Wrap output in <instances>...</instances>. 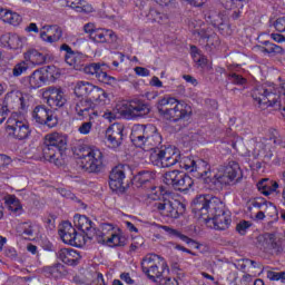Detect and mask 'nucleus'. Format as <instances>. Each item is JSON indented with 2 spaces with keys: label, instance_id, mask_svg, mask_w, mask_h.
Instances as JSON below:
<instances>
[{
  "label": "nucleus",
  "instance_id": "f257e3e1",
  "mask_svg": "<svg viewBox=\"0 0 285 285\" xmlns=\"http://www.w3.org/2000/svg\"><path fill=\"white\" fill-rule=\"evenodd\" d=\"M193 210L198 217H202L206 224H213L215 230H228L233 219L230 214L225 212L224 204L215 196H197L193 200Z\"/></svg>",
  "mask_w": 285,
  "mask_h": 285
},
{
  "label": "nucleus",
  "instance_id": "f03ea898",
  "mask_svg": "<svg viewBox=\"0 0 285 285\" xmlns=\"http://www.w3.org/2000/svg\"><path fill=\"white\" fill-rule=\"evenodd\" d=\"M200 177L205 179L208 184H213L216 186L217 190H222L224 186H230V184H238L242 181V168L239 167V163L235 160H229L226 166L220 165L218 167V171L214 175L210 171V165L200 173Z\"/></svg>",
  "mask_w": 285,
  "mask_h": 285
},
{
  "label": "nucleus",
  "instance_id": "7ed1b4c3",
  "mask_svg": "<svg viewBox=\"0 0 285 285\" xmlns=\"http://www.w3.org/2000/svg\"><path fill=\"white\" fill-rule=\"evenodd\" d=\"M130 140L136 148L156 153V150H159L164 138L155 125H134Z\"/></svg>",
  "mask_w": 285,
  "mask_h": 285
},
{
  "label": "nucleus",
  "instance_id": "20e7f679",
  "mask_svg": "<svg viewBox=\"0 0 285 285\" xmlns=\"http://www.w3.org/2000/svg\"><path fill=\"white\" fill-rule=\"evenodd\" d=\"M75 155L79 157L78 166L82 173L99 175L104 171V153L100 148L89 145L75 147Z\"/></svg>",
  "mask_w": 285,
  "mask_h": 285
},
{
  "label": "nucleus",
  "instance_id": "39448f33",
  "mask_svg": "<svg viewBox=\"0 0 285 285\" xmlns=\"http://www.w3.org/2000/svg\"><path fill=\"white\" fill-rule=\"evenodd\" d=\"M282 95L285 99V83L279 89L275 85L263 83L252 90L254 104L262 110L266 108H282Z\"/></svg>",
  "mask_w": 285,
  "mask_h": 285
},
{
  "label": "nucleus",
  "instance_id": "423d86ee",
  "mask_svg": "<svg viewBox=\"0 0 285 285\" xmlns=\"http://www.w3.org/2000/svg\"><path fill=\"white\" fill-rule=\"evenodd\" d=\"M68 150V137L59 132L46 136L42 155L46 161L55 164V166H63V159Z\"/></svg>",
  "mask_w": 285,
  "mask_h": 285
},
{
  "label": "nucleus",
  "instance_id": "0eeeda50",
  "mask_svg": "<svg viewBox=\"0 0 285 285\" xmlns=\"http://www.w3.org/2000/svg\"><path fill=\"white\" fill-rule=\"evenodd\" d=\"M157 110L166 121H180L193 115V108L185 101L178 100L173 97H165L158 101Z\"/></svg>",
  "mask_w": 285,
  "mask_h": 285
},
{
  "label": "nucleus",
  "instance_id": "6e6552de",
  "mask_svg": "<svg viewBox=\"0 0 285 285\" xmlns=\"http://www.w3.org/2000/svg\"><path fill=\"white\" fill-rule=\"evenodd\" d=\"M141 271L151 282H160V284H171L170 277L164 278V273H168L170 268L164 257L156 254H148L141 261Z\"/></svg>",
  "mask_w": 285,
  "mask_h": 285
},
{
  "label": "nucleus",
  "instance_id": "1a4fd4ad",
  "mask_svg": "<svg viewBox=\"0 0 285 285\" xmlns=\"http://www.w3.org/2000/svg\"><path fill=\"white\" fill-rule=\"evenodd\" d=\"M148 199L155 202L153 204L154 209L161 214L163 217L179 219L186 213V205L178 200H170L166 194L155 191L148 195Z\"/></svg>",
  "mask_w": 285,
  "mask_h": 285
},
{
  "label": "nucleus",
  "instance_id": "9d476101",
  "mask_svg": "<svg viewBox=\"0 0 285 285\" xmlns=\"http://www.w3.org/2000/svg\"><path fill=\"white\" fill-rule=\"evenodd\" d=\"M163 181L166 186H171L176 190H180V193H187V190H190L195 185L190 176L177 169L166 171L163 175Z\"/></svg>",
  "mask_w": 285,
  "mask_h": 285
},
{
  "label": "nucleus",
  "instance_id": "9b49d317",
  "mask_svg": "<svg viewBox=\"0 0 285 285\" xmlns=\"http://www.w3.org/2000/svg\"><path fill=\"white\" fill-rule=\"evenodd\" d=\"M6 132L9 137H13V139H19L21 141L28 139L31 131L28 122H26L19 114L13 112L7 120Z\"/></svg>",
  "mask_w": 285,
  "mask_h": 285
},
{
  "label": "nucleus",
  "instance_id": "f8f14e48",
  "mask_svg": "<svg viewBox=\"0 0 285 285\" xmlns=\"http://www.w3.org/2000/svg\"><path fill=\"white\" fill-rule=\"evenodd\" d=\"M149 159L154 166H158L159 168H170V166H175L180 159L179 149L175 147L157 149L150 154Z\"/></svg>",
  "mask_w": 285,
  "mask_h": 285
},
{
  "label": "nucleus",
  "instance_id": "ddd939ff",
  "mask_svg": "<svg viewBox=\"0 0 285 285\" xmlns=\"http://www.w3.org/2000/svg\"><path fill=\"white\" fill-rule=\"evenodd\" d=\"M7 110H28L30 107V95L21 92L20 90H11L7 92L3 101Z\"/></svg>",
  "mask_w": 285,
  "mask_h": 285
},
{
  "label": "nucleus",
  "instance_id": "4468645a",
  "mask_svg": "<svg viewBox=\"0 0 285 285\" xmlns=\"http://www.w3.org/2000/svg\"><path fill=\"white\" fill-rule=\"evenodd\" d=\"M256 244L261 250H264V253H269L271 255H279V253L284 250L282 239L273 233H265L257 236Z\"/></svg>",
  "mask_w": 285,
  "mask_h": 285
},
{
  "label": "nucleus",
  "instance_id": "2eb2a0df",
  "mask_svg": "<svg viewBox=\"0 0 285 285\" xmlns=\"http://www.w3.org/2000/svg\"><path fill=\"white\" fill-rule=\"evenodd\" d=\"M128 180H126V166L118 165L109 173V188L114 193L124 194L128 190Z\"/></svg>",
  "mask_w": 285,
  "mask_h": 285
},
{
  "label": "nucleus",
  "instance_id": "dca6fc26",
  "mask_svg": "<svg viewBox=\"0 0 285 285\" xmlns=\"http://www.w3.org/2000/svg\"><path fill=\"white\" fill-rule=\"evenodd\" d=\"M124 107L125 109L121 110V115L129 119H139L150 115V105L141 99H131Z\"/></svg>",
  "mask_w": 285,
  "mask_h": 285
},
{
  "label": "nucleus",
  "instance_id": "f3484780",
  "mask_svg": "<svg viewBox=\"0 0 285 285\" xmlns=\"http://www.w3.org/2000/svg\"><path fill=\"white\" fill-rule=\"evenodd\" d=\"M108 68L110 67L106 63L92 62L83 67V72L85 75L96 77V79H98L100 83H107V86H112V83H116L117 79L108 75Z\"/></svg>",
  "mask_w": 285,
  "mask_h": 285
},
{
  "label": "nucleus",
  "instance_id": "a211bd4d",
  "mask_svg": "<svg viewBox=\"0 0 285 285\" xmlns=\"http://www.w3.org/2000/svg\"><path fill=\"white\" fill-rule=\"evenodd\" d=\"M32 118L37 124L48 126V128H55V126L59 124V119L55 115V111L46 107V105L37 106L32 111Z\"/></svg>",
  "mask_w": 285,
  "mask_h": 285
},
{
  "label": "nucleus",
  "instance_id": "6ab92c4d",
  "mask_svg": "<svg viewBox=\"0 0 285 285\" xmlns=\"http://www.w3.org/2000/svg\"><path fill=\"white\" fill-rule=\"evenodd\" d=\"M58 233L63 244L75 246L76 248H81L82 236L77 234V229L72 227V224H70V222H63Z\"/></svg>",
  "mask_w": 285,
  "mask_h": 285
},
{
  "label": "nucleus",
  "instance_id": "aec40b11",
  "mask_svg": "<svg viewBox=\"0 0 285 285\" xmlns=\"http://www.w3.org/2000/svg\"><path fill=\"white\" fill-rule=\"evenodd\" d=\"M155 179H157V171L155 170H141L134 177V186L136 188H145V190L155 191L161 190V187L155 185Z\"/></svg>",
  "mask_w": 285,
  "mask_h": 285
},
{
  "label": "nucleus",
  "instance_id": "412c9836",
  "mask_svg": "<svg viewBox=\"0 0 285 285\" xmlns=\"http://www.w3.org/2000/svg\"><path fill=\"white\" fill-rule=\"evenodd\" d=\"M45 97L48 106L57 110V108H63L68 104V98L61 87L51 86L46 89Z\"/></svg>",
  "mask_w": 285,
  "mask_h": 285
},
{
  "label": "nucleus",
  "instance_id": "4be33fe9",
  "mask_svg": "<svg viewBox=\"0 0 285 285\" xmlns=\"http://www.w3.org/2000/svg\"><path fill=\"white\" fill-rule=\"evenodd\" d=\"M73 108L78 117H89L90 120L99 117V112L95 110V102L88 98H76Z\"/></svg>",
  "mask_w": 285,
  "mask_h": 285
},
{
  "label": "nucleus",
  "instance_id": "5701e85b",
  "mask_svg": "<svg viewBox=\"0 0 285 285\" xmlns=\"http://www.w3.org/2000/svg\"><path fill=\"white\" fill-rule=\"evenodd\" d=\"M177 164H179V168H183V170H186L187 173H198V176L202 177V167L205 168V170H208V163L204 160L196 161L195 159L190 157H183L178 159Z\"/></svg>",
  "mask_w": 285,
  "mask_h": 285
},
{
  "label": "nucleus",
  "instance_id": "b1692460",
  "mask_svg": "<svg viewBox=\"0 0 285 285\" xmlns=\"http://www.w3.org/2000/svg\"><path fill=\"white\" fill-rule=\"evenodd\" d=\"M106 135L111 148H119L124 141V125L119 122L111 125Z\"/></svg>",
  "mask_w": 285,
  "mask_h": 285
},
{
  "label": "nucleus",
  "instance_id": "393cba45",
  "mask_svg": "<svg viewBox=\"0 0 285 285\" xmlns=\"http://www.w3.org/2000/svg\"><path fill=\"white\" fill-rule=\"evenodd\" d=\"M75 226L78 227V230H81L87 235L88 239H95V223L90 220L87 216L76 215L73 217Z\"/></svg>",
  "mask_w": 285,
  "mask_h": 285
},
{
  "label": "nucleus",
  "instance_id": "a878e982",
  "mask_svg": "<svg viewBox=\"0 0 285 285\" xmlns=\"http://www.w3.org/2000/svg\"><path fill=\"white\" fill-rule=\"evenodd\" d=\"M58 259L66 264L67 266H78L81 261V255L75 249L62 248L57 253Z\"/></svg>",
  "mask_w": 285,
  "mask_h": 285
},
{
  "label": "nucleus",
  "instance_id": "bb28decb",
  "mask_svg": "<svg viewBox=\"0 0 285 285\" xmlns=\"http://www.w3.org/2000/svg\"><path fill=\"white\" fill-rule=\"evenodd\" d=\"M90 39L96 43H115L117 41V35L112 30L98 28Z\"/></svg>",
  "mask_w": 285,
  "mask_h": 285
},
{
  "label": "nucleus",
  "instance_id": "cd10ccee",
  "mask_svg": "<svg viewBox=\"0 0 285 285\" xmlns=\"http://www.w3.org/2000/svg\"><path fill=\"white\" fill-rule=\"evenodd\" d=\"M24 61H29L32 66H43L48 61V56L39 52L37 49H29L23 53Z\"/></svg>",
  "mask_w": 285,
  "mask_h": 285
},
{
  "label": "nucleus",
  "instance_id": "c85d7f7f",
  "mask_svg": "<svg viewBox=\"0 0 285 285\" xmlns=\"http://www.w3.org/2000/svg\"><path fill=\"white\" fill-rule=\"evenodd\" d=\"M205 19L207 23H210L214 26V28H219L220 26H224V22L226 21V16L222 13V11L217 9H210L206 14Z\"/></svg>",
  "mask_w": 285,
  "mask_h": 285
},
{
  "label": "nucleus",
  "instance_id": "c756f323",
  "mask_svg": "<svg viewBox=\"0 0 285 285\" xmlns=\"http://www.w3.org/2000/svg\"><path fill=\"white\" fill-rule=\"evenodd\" d=\"M261 43L262 46H256V48L264 55H284L285 52L284 48L268 40L262 41Z\"/></svg>",
  "mask_w": 285,
  "mask_h": 285
},
{
  "label": "nucleus",
  "instance_id": "7c9ffc66",
  "mask_svg": "<svg viewBox=\"0 0 285 285\" xmlns=\"http://www.w3.org/2000/svg\"><path fill=\"white\" fill-rule=\"evenodd\" d=\"M45 273L48 277L60 279V277H66V275H68V269H66V266L61 263H56L52 266L45 267Z\"/></svg>",
  "mask_w": 285,
  "mask_h": 285
},
{
  "label": "nucleus",
  "instance_id": "2f4dec72",
  "mask_svg": "<svg viewBox=\"0 0 285 285\" xmlns=\"http://www.w3.org/2000/svg\"><path fill=\"white\" fill-rule=\"evenodd\" d=\"M163 230L169 235V237H178V239H181V242H185V244H188L189 246H194V248H199V244L195 242L193 238L181 234V232L177 229H173L168 226H161Z\"/></svg>",
  "mask_w": 285,
  "mask_h": 285
},
{
  "label": "nucleus",
  "instance_id": "473e14b6",
  "mask_svg": "<svg viewBox=\"0 0 285 285\" xmlns=\"http://www.w3.org/2000/svg\"><path fill=\"white\" fill-rule=\"evenodd\" d=\"M257 188L262 195H265V197H268V195H273L279 188V184L265 178L257 184Z\"/></svg>",
  "mask_w": 285,
  "mask_h": 285
},
{
  "label": "nucleus",
  "instance_id": "72a5a7b5",
  "mask_svg": "<svg viewBox=\"0 0 285 285\" xmlns=\"http://www.w3.org/2000/svg\"><path fill=\"white\" fill-rule=\"evenodd\" d=\"M193 35L195 37H199V39L207 40V45H206L207 50L208 48H210V46H217L219 43V37H217V35L215 33L210 35L204 29H196L194 30Z\"/></svg>",
  "mask_w": 285,
  "mask_h": 285
},
{
  "label": "nucleus",
  "instance_id": "f704fd0d",
  "mask_svg": "<svg viewBox=\"0 0 285 285\" xmlns=\"http://www.w3.org/2000/svg\"><path fill=\"white\" fill-rule=\"evenodd\" d=\"M29 87L33 90H37V88H41L46 83V76L43 75V71L41 70H35L29 77H28Z\"/></svg>",
  "mask_w": 285,
  "mask_h": 285
},
{
  "label": "nucleus",
  "instance_id": "c9c22d12",
  "mask_svg": "<svg viewBox=\"0 0 285 285\" xmlns=\"http://www.w3.org/2000/svg\"><path fill=\"white\" fill-rule=\"evenodd\" d=\"M87 97V99H90V101H100L102 104H106V99H108V94L102 88L92 85Z\"/></svg>",
  "mask_w": 285,
  "mask_h": 285
},
{
  "label": "nucleus",
  "instance_id": "e433bc0d",
  "mask_svg": "<svg viewBox=\"0 0 285 285\" xmlns=\"http://www.w3.org/2000/svg\"><path fill=\"white\" fill-rule=\"evenodd\" d=\"M91 88H92V83H90L88 81L80 80V81L76 82V86L73 89L75 95L77 98L83 99V97H88V95H90Z\"/></svg>",
  "mask_w": 285,
  "mask_h": 285
},
{
  "label": "nucleus",
  "instance_id": "4c0bfd02",
  "mask_svg": "<svg viewBox=\"0 0 285 285\" xmlns=\"http://www.w3.org/2000/svg\"><path fill=\"white\" fill-rule=\"evenodd\" d=\"M6 204L9 210L13 213V215H21V213H23V207L21 206V202H19V198H17V196H8L6 198Z\"/></svg>",
  "mask_w": 285,
  "mask_h": 285
},
{
  "label": "nucleus",
  "instance_id": "58836bf2",
  "mask_svg": "<svg viewBox=\"0 0 285 285\" xmlns=\"http://www.w3.org/2000/svg\"><path fill=\"white\" fill-rule=\"evenodd\" d=\"M24 41L26 38H21L17 33H9L7 36V43L11 50H20V48H23Z\"/></svg>",
  "mask_w": 285,
  "mask_h": 285
},
{
  "label": "nucleus",
  "instance_id": "ea45409f",
  "mask_svg": "<svg viewBox=\"0 0 285 285\" xmlns=\"http://www.w3.org/2000/svg\"><path fill=\"white\" fill-rule=\"evenodd\" d=\"M42 30H47V32H50V30H53V35L49 36L48 41L49 43H57L63 37V30L59 26H43Z\"/></svg>",
  "mask_w": 285,
  "mask_h": 285
},
{
  "label": "nucleus",
  "instance_id": "a19ab883",
  "mask_svg": "<svg viewBox=\"0 0 285 285\" xmlns=\"http://www.w3.org/2000/svg\"><path fill=\"white\" fill-rule=\"evenodd\" d=\"M128 239L126 236L121 234L111 233L109 237H107L108 246H126Z\"/></svg>",
  "mask_w": 285,
  "mask_h": 285
},
{
  "label": "nucleus",
  "instance_id": "79ce46f5",
  "mask_svg": "<svg viewBox=\"0 0 285 285\" xmlns=\"http://www.w3.org/2000/svg\"><path fill=\"white\" fill-rule=\"evenodd\" d=\"M148 18L156 23H164V21L168 20V16L166 13L160 12L157 9H150L148 13Z\"/></svg>",
  "mask_w": 285,
  "mask_h": 285
},
{
  "label": "nucleus",
  "instance_id": "37998d69",
  "mask_svg": "<svg viewBox=\"0 0 285 285\" xmlns=\"http://www.w3.org/2000/svg\"><path fill=\"white\" fill-rule=\"evenodd\" d=\"M67 6L69 8H72L73 10H76V12H92V7L85 6L81 2H75L72 0H67Z\"/></svg>",
  "mask_w": 285,
  "mask_h": 285
},
{
  "label": "nucleus",
  "instance_id": "c03bdc74",
  "mask_svg": "<svg viewBox=\"0 0 285 285\" xmlns=\"http://www.w3.org/2000/svg\"><path fill=\"white\" fill-rule=\"evenodd\" d=\"M24 72H28V65L26 60H22L14 65L12 69L13 77H21V75H24Z\"/></svg>",
  "mask_w": 285,
  "mask_h": 285
},
{
  "label": "nucleus",
  "instance_id": "a18cd8bd",
  "mask_svg": "<svg viewBox=\"0 0 285 285\" xmlns=\"http://www.w3.org/2000/svg\"><path fill=\"white\" fill-rule=\"evenodd\" d=\"M250 226H253V224H250V222L240 220L236 225V233H239L240 235H246V233H247L248 228H250Z\"/></svg>",
  "mask_w": 285,
  "mask_h": 285
},
{
  "label": "nucleus",
  "instance_id": "49530a36",
  "mask_svg": "<svg viewBox=\"0 0 285 285\" xmlns=\"http://www.w3.org/2000/svg\"><path fill=\"white\" fill-rule=\"evenodd\" d=\"M94 239H96L98 244H108V236H106V233L97 228L94 229Z\"/></svg>",
  "mask_w": 285,
  "mask_h": 285
},
{
  "label": "nucleus",
  "instance_id": "de8ad7c7",
  "mask_svg": "<svg viewBox=\"0 0 285 285\" xmlns=\"http://www.w3.org/2000/svg\"><path fill=\"white\" fill-rule=\"evenodd\" d=\"M228 80L230 81V83H234L235 86H244V83H246V78L237 73H230L228 76Z\"/></svg>",
  "mask_w": 285,
  "mask_h": 285
},
{
  "label": "nucleus",
  "instance_id": "09e8293b",
  "mask_svg": "<svg viewBox=\"0 0 285 285\" xmlns=\"http://www.w3.org/2000/svg\"><path fill=\"white\" fill-rule=\"evenodd\" d=\"M20 228L23 233V235H27L28 237H32L35 235V227L30 222H24L20 225Z\"/></svg>",
  "mask_w": 285,
  "mask_h": 285
},
{
  "label": "nucleus",
  "instance_id": "8fccbe9b",
  "mask_svg": "<svg viewBox=\"0 0 285 285\" xmlns=\"http://www.w3.org/2000/svg\"><path fill=\"white\" fill-rule=\"evenodd\" d=\"M21 21H22L21 16L17 12L11 11V13H9L7 23H10V26H19V23H21Z\"/></svg>",
  "mask_w": 285,
  "mask_h": 285
},
{
  "label": "nucleus",
  "instance_id": "3c124183",
  "mask_svg": "<svg viewBox=\"0 0 285 285\" xmlns=\"http://www.w3.org/2000/svg\"><path fill=\"white\" fill-rule=\"evenodd\" d=\"M10 164H12V158H10L8 155L0 154V168L6 170Z\"/></svg>",
  "mask_w": 285,
  "mask_h": 285
},
{
  "label": "nucleus",
  "instance_id": "603ef678",
  "mask_svg": "<svg viewBox=\"0 0 285 285\" xmlns=\"http://www.w3.org/2000/svg\"><path fill=\"white\" fill-rule=\"evenodd\" d=\"M90 130H92V122H82L81 126L78 128L80 135H90Z\"/></svg>",
  "mask_w": 285,
  "mask_h": 285
},
{
  "label": "nucleus",
  "instance_id": "864d4df0",
  "mask_svg": "<svg viewBox=\"0 0 285 285\" xmlns=\"http://www.w3.org/2000/svg\"><path fill=\"white\" fill-rule=\"evenodd\" d=\"M274 28L277 32H285V17L277 18L274 22Z\"/></svg>",
  "mask_w": 285,
  "mask_h": 285
},
{
  "label": "nucleus",
  "instance_id": "5fc2aeb1",
  "mask_svg": "<svg viewBox=\"0 0 285 285\" xmlns=\"http://www.w3.org/2000/svg\"><path fill=\"white\" fill-rule=\"evenodd\" d=\"M82 66H83V56H81L80 53H76V56L73 57L72 68H75L76 70H79Z\"/></svg>",
  "mask_w": 285,
  "mask_h": 285
},
{
  "label": "nucleus",
  "instance_id": "6e6d98bb",
  "mask_svg": "<svg viewBox=\"0 0 285 285\" xmlns=\"http://www.w3.org/2000/svg\"><path fill=\"white\" fill-rule=\"evenodd\" d=\"M97 28L95 27V23L88 22L83 26V31L86 35H89V38L91 39L92 35H95Z\"/></svg>",
  "mask_w": 285,
  "mask_h": 285
},
{
  "label": "nucleus",
  "instance_id": "4d7b16f0",
  "mask_svg": "<svg viewBox=\"0 0 285 285\" xmlns=\"http://www.w3.org/2000/svg\"><path fill=\"white\" fill-rule=\"evenodd\" d=\"M135 72L139 75V77H150V70L144 67H136Z\"/></svg>",
  "mask_w": 285,
  "mask_h": 285
},
{
  "label": "nucleus",
  "instance_id": "13d9d810",
  "mask_svg": "<svg viewBox=\"0 0 285 285\" xmlns=\"http://www.w3.org/2000/svg\"><path fill=\"white\" fill-rule=\"evenodd\" d=\"M225 10H233L235 8V0H219Z\"/></svg>",
  "mask_w": 285,
  "mask_h": 285
},
{
  "label": "nucleus",
  "instance_id": "bf43d9fd",
  "mask_svg": "<svg viewBox=\"0 0 285 285\" xmlns=\"http://www.w3.org/2000/svg\"><path fill=\"white\" fill-rule=\"evenodd\" d=\"M11 12L12 11H10L8 9H0V19H1V21L7 23Z\"/></svg>",
  "mask_w": 285,
  "mask_h": 285
},
{
  "label": "nucleus",
  "instance_id": "052dcab7",
  "mask_svg": "<svg viewBox=\"0 0 285 285\" xmlns=\"http://www.w3.org/2000/svg\"><path fill=\"white\" fill-rule=\"evenodd\" d=\"M246 3H248V0H234V8L233 10H243L244 6H246Z\"/></svg>",
  "mask_w": 285,
  "mask_h": 285
},
{
  "label": "nucleus",
  "instance_id": "680f3d73",
  "mask_svg": "<svg viewBox=\"0 0 285 285\" xmlns=\"http://www.w3.org/2000/svg\"><path fill=\"white\" fill-rule=\"evenodd\" d=\"M120 279H122V282H126V284H129V285L135 284V279H132L130 277V273H122V274H120Z\"/></svg>",
  "mask_w": 285,
  "mask_h": 285
},
{
  "label": "nucleus",
  "instance_id": "e2e57ef3",
  "mask_svg": "<svg viewBox=\"0 0 285 285\" xmlns=\"http://www.w3.org/2000/svg\"><path fill=\"white\" fill-rule=\"evenodd\" d=\"M281 272H267V278L272 282H279Z\"/></svg>",
  "mask_w": 285,
  "mask_h": 285
},
{
  "label": "nucleus",
  "instance_id": "0e129e2a",
  "mask_svg": "<svg viewBox=\"0 0 285 285\" xmlns=\"http://www.w3.org/2000/svg\"><path fill=\"white\" fill-rule=\"evenodd\" d=\"M26 32H35L36 35H39V27H37V23L31 22L29 26L24 28Z\"/></svg>",
  "mask_w": 285,
  "mask_h": 285
},
{
  "label": "nucleus",
  "instance_id": "69168bd1",
  "mask_svg": "<svg viewBox=\"0 0 285 285\" xmlns=\"http://www.w3.org/2000/svg\"><path fill=\"white\" fill-rule=\"evenodd\" d=\"M4 255L10 257V259H17V249L9 247L4 250Z\"/></svg>",
  "mask_w": 285,
  "mask_h": 285
},
{
  "label": "nucleus",
  "instance_id": "338daca9",
  "mask_svg": "<svg viewBox=\"0 0 285 285\" xmlns=\"http://www.w3.org/2000/svg\"><path fill=\"white\" fill-rule=\"evenodd\" d=\"M271 38L276 41V43H284L285 41V36L282 33H272Z\"/></svg>",
  "mask_w": 285,
  "mask_h": 285
},
{
  "label": "nucleus",
  "instance_id": "774afa93",
  "mask_svg": "<svg viewBox=\"0 0 285 285\" xmlns=\"http://www.w3.org/2000/svg\"><path fill=\"white\" fill-rule=\"evenodd\" d=\"M252 206L254 208H262L263 206H266V200H264V198H258L252 202Z\"/></svg>",
  "mask_w": 285,
  "mask_h": 285
}]
</instances>
